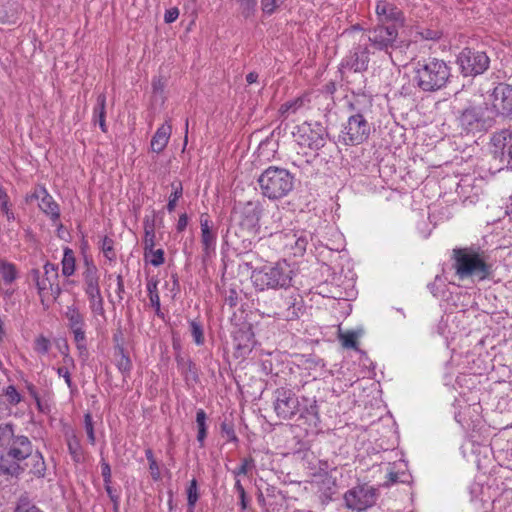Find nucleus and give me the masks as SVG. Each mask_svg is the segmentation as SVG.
Listing matches in <instances>:
<instances>
[{"label":"nucleus","instance_id":"obj_29","mask_svg":"<svg viewBox=\"0 0 512 512\" xmlns=\"http://www.w3.org/2000/svg\"><path fill=\"white\" fill-rule=\"evenodd\" d=\"M18 277V271L13 263L0 262V278L5 285H11Z\"/></svg>","mask_w":512,"mask_h":512},{"label":"nucleus","instance_id":"obj_37","mask_svg":"<svg viewBox=\"0 0 512 512\" xmlns=\"http://www.w3.org/2000/svg\"><path fill=\"white\" fill-rule=\"evenodd\" d=\"M171 186L173 188V192L170 194L167 204V210L169 212H173L175 210L176 203L183 194V187L180 181L173 182Z\"/></svg>","mask_w":512,"mask_h":512},{"label":"nucleus","instance_id":"obj_22","mask_svg":"<svg viewBox=\"0 0 512 512\" xmlns=\"http://www.w3.org/2000/svg\"><path fill=\"white\" fill-rule=\"evenodd\" d=\"M172 132L170 124L161 125L153 135L150 143L151 150L155 153H161L167 146Z\"/></svg>","mask_w":512,"mask_h":512},{"label":"nucleus","instance_id":"obj_50","mask_svg":"<svg viewBox=\"0 0 512 512\" xmlns=\"http://www.w3.org/2000/svg\"><path fill=\"white\" fill-rule=\"evenodd\" d=\"M34 349L36 352H38L40 354H46V353H48V351L50 349V341L47 338H45L44 336H39L35 340Z\"/></svg>","mask_w":512,"mask_h":512},{"label":"nucleus","instance_id":"obj_51","mask_svg":"<svg viewBox=\"0 0 512 512\" xmlns=\"http://www.w3.org/2000/svg\"><path fill=\"white\" fill-rule=\"evenodd\" d=\"M221 432L226 436L228 441L237 442L238 438L235 434L233 425L227 422L221 424Z\"/></svg>","mask_w":512,"mask_h":512},{"label":"nucleus","instance_id":"obj_21","mask_svg":"<svg viewBox=\"0 0 512 512\" xmlns=\"http://www.w3.org/2000/svg\"><path fill=\"white\" fill-rule=\"evenodd\" d=\"M200 228L203 250L206 255H209L211 251L215 250L217 235L216 232L213 231L208 214H202L200 216Z\"/></svg>","mask_w":512,"mask_h":512},{"label":"nucleus","instance_id":"obj_18","mask_svg":"<svg viewBox=\"0 0 512 512\" xmlns=\"http://www.w3.org/2000/svg\"><path fill=\"white\" fill-rule=\"evenodd\" d=\"M369 49L368 47L358 46L342 60L341 69H348L354 72H362L368 68Z\"/></svg>","mask_w":512,"mask_h":512},{"label":"nucleus","instance_id":"obj_23","mask_svg":"<svg viewBox=\"0 0 512 512\" xmlns=\"http://www.w3.org/2000/svg\"><path fill=\"white\" fill-rule=\"evenodd\" d=\"M20 6L17 2L8 0L0 3V22L15 23L20 13Z\"/></svg>","mask_w":512,"mask_h":512},{"label":"nucleus","instance_id":"obj_61","mask_svg":"<svg viewBox=\"0 0 512 512\" xmlns=\"http://www.w3.org/2000/svg\"><path fill=\"white\" fill-rule=\"evenodd\" d=\"M144 225V233L155 232V219L150 217H145L143 221Z\"/></svg>","mask_w":512,"mask_h":512},{"label":"nucleus","instance_id":"obj_26","mask_svg":"<svg viewBox=\"0 0 512 512\" xmlns=\"http://www.w3.org/2000/svg\"><path fill=\"white\" fill-rule=\"evenodd\" d=\"M29 473L34 475L37 478H42L45 476L46 465L42 454L39 451L34 452L28 460Z\"/></svg>","mask_w":512,"mask_h":512},{"label":"nucleus","instance_id":"obj_32","mask_svg":"<svg viewBox=\"0 0 512 512\" xmlns=\"http://www.w3.org/2000/svg\"><path fill=\"white\" fill-rule=\"evenodd\" d=\"M15 512H43L38 508L27 493L22 494L14 509Z\"/></svg>","mask_w":512,"mask_h":512},{"label":"nucleus","instance_id":"obj_60","mask_svg":"<svg viewBox=\"0 0 512 512\" xmlns=\"http://www.w3.org/2000/svg\"><path fill=\"white\" fill-rule=\"evenodd\" d=\"M179 16V10L178 8H171L166 11L164 15V20L166 23H172L174 22Z\"/></svg>","mask_w":512,"mask_h":512},{"label":"nucleus","instance_id":"obj_49","mask_svg":"<svg viewBox=\"0 0 512 512\" xmlns=\"http://www.w3.org/2000/svg\"><path fill=\"white\" fill-rule=\"evenodd\" d=\"M143 245L144 256L145 258H148V251H152V248L155 247V232L148 231L147 233H144Z\"/></svg>","mask_w":512,"mask_h":512},{"label":"nucleus","instance_id":"obj_14","mask_svg":"<svg viewBox=\"0 0 512 512\" xmlns=\"http://www.w3.org/2000/svg\"><path fill=\"white\" fill-rule=\"evenodd\" d=\"M274 410L277 416L284 420H290L300 413V403L295 393L286 388H278L275 391Z\"/></svg>","mask_w":512,"mask_h":512},{"label":"nucleus","instance_id":"obj_10","mask_svg":"<svg viewBox=\"0 0 512 512\" xmlns=\"http://www.w3.org/2000/svg\"><path fill=\"white\" fill-rule=\"evenodd\" d=\"M457 63L463 76L474 77L489 68L490 59L484 51L465 48L458 55Z\"/></svg>","mask_w":512,"mask_h":512},{"label":"nucleus","instance_id":"obj_46","mask_svg":"<svg viewBox=\"0 0 512 512\" xmlns=\"http://www.w3.org/2000/svg\"><path fill=\"white\" fill-rule=\"evenodd\" d=\"M234 489L238 493L239 496V505L241 510H246L248 508V499L246 495V491L239 479L235 480Z\"/></svg>","mask_w":512,"mask_h":512},{"label":"nucleus","instance_id":"obj_40","mask_svg":"<svg viewBox=\"0 0 512 512\" xmlns=\"http://www.w3.org/2000/svg\"><path fill=\"white\" fill-rule=\"evenodd\" d=\"M146 458L149 462V470L153 480L158 481L161 478V473L159 469V465L154 458L153 451L151 449H147L145 451Z\"/></svg>","mask_w":512,"mask_h":512},{"label":"nucleus","instance_id":"obj_56","mask_svg":"<svg viewBox=\"0 0 512 512\" xmlns=\"http://www.w3.org/2000/svg\"><path fill=\"white\" fill-rule=\"evenodd\" d=\"M399 482V473L394 472L391 469H387L386 481L383 483V486H390Z\"/></svg>","mask_w":512,"mask_h":512},{"label":"nucleus","instance_id":"obj_17","mask_svg":"<svg viewBox=\"0 0 512 512\" xmlns=\"http://www.w3.org/2000/svg\"><path fill=\"white\" fill-rule=\"evenodd\" d=\"M375 13L377 15L378 24L395 25L396 28H398L403 26L405 23V17L402 10L394 3L387 0L377 1Z\"/></svg>","mask_w":512,"mask_h":512},{"label":"nucleus","instance_id":"obj_53","mask_svg":"<svg viewBox=\"0 0 512 512\" xmlns=\"http://www.w3.org/2000/svg\"><path fill=\"white\" fill-rule=\"evenodd\" d=\"M262 11L265 14L271 15L275 12L278 6V0H262Z\"/></svg>","mask_w":512,"mask_h":512},{"label":"nucleus","instance_id":"obj_38","mask_svg":"<svg viewBox=\"0 0 512 512\" xmlns=\"http://www.w3.org/2000/svg\"><path fill=\"white\" fill-rule=\"evenodd\" d=\"M244 214L251 223L258 222L261 214V206L257 202H248L244 208Z\"/></svg>","mask_w":512,"mask_h":512},{"label":"nucleus","instance_id":"obj_55","mask_svg":"<svg viewBox=\"0 0 512 512\" xmlns=\"http://www.w3.org/2000/svg\"><path fill=\"white\" fill-rule=\"evenodd\" d=\"M70 330L73 334L75 343H83L86 341V334H85L84 327L74 328V329H70Z\"/></svg>","mask_w":512,"mask_h":512},{"label":"nucleus","instance_id":"obj_44","mask_svg":"<svg viewBox=\"0 0 512 512\" xmlns=\"http://www.w3.org/2000/svg\"><path fill=\"white\" fill-rule=\"evenodd\" d=\"M254 468L253 458H244L241 461V465L232 471L234 477L238 479L240 475H246L249 471Z\"/></svg>","mask_w":512,"mask_h":512},{"label":"nucleus","instance_id":"obj_33","mask_svg":"<svg viewBox=\"0 0 512 512\" xmlns=\"http://www.w3.org/2000/svg\"><path fill=\"white\" fill-rule=\"evenodd\" d=\"M361 336L359 331H346L339 333V340L342 346L347 349H358V338Z\"/></svg>","mask_w":512,"mask_h":512},{"label":"nucleus","instance_id":"obj_57","mask_svg":"<svg viewBox=\"0 0 512 512\" xmlns=\"http://www.w3.org/2000/svg\"><path fill=\"white\" fill-rule=\"evenodd\" d=\"M101 474L103 477L104 484L111 483V468L107 462L101 463Z\"/></svg>","mask_w":512,"mask_h":512},{"label":"nucleus","instance_id":"obj_31","mask_svg":"<svg viewBox=\"0 0 512 512\" xmlns=\"http://www.w3.org/2000/svg\"><path fill=\"white\" fill-rule=\"evenodd\" d=\"M65 317L68 320V326L70 329L85 326L83 315L80 313L79 309L74 305L68 306L66 308Z\"/></svg>","mask_w":512,"mask_h":512},{"label":"nucleus","instance_id":"obj_27","mask_svg":"<svg viewBox=\"0 0 512 512\" xmlns=\"http://www.w3.org/2000/svg\"><path fill=\"white\" fill-rule=\"evenodd\" d=\"M178 368L184 375L186 381H196L198 378L195 364L188 358L176 357Z\"/></svg>","mask_w":512,"mask_h":512},{"label":"nucleus","instance_id":"obj_3","mask_svg":"<svg viewBox=\"0 0 512 512\" xmlns=\"http://www.w3.org/2000/svg\"><path fill=\"white\" fill-rule=\"evenodd\" d=\"M33 453V444L27 436L14 435L7 444L6 452L0 457V472L19 476L29 467L28 460Z\"/></svg>","mask_w":512,"mask_h":512},{"label":"nucleus","instance_id":"obj_24","mask_svg":"<svg viewBox=\"0 0 512 512\" xmlns=\"http://www.w3.org/2000/svg\"><path fill=\"white\" fill-rule=\"evenodd\" d=\"M146 286L150 300V305L154 308L155 314L160 318H164V314L161 310L160 296L158 292V280L152 277L148 279Z\"/></svg>","mask_w":512,"mask_h":512},{"label":"nucleus","instance_id":"obj_62","mask_svg":"<svg viewBox=\"0 0 512 512\" xmlns=\"http://www.w3.org/2000/svg\"><path fill=\"white\" fill-rule=\"evenodd\" d=\"M187 224H188V217H187V215L185 213L181 214L179 216V219H178V222H177V226H176L177 231H179V232L184 231L186 229V227H187Z\"/></svg>","mask_w":512,"mask_h":512},{"label":"nucleus","instance_id":"obj_19","mask_svg":"<svg viewBox=\"0 0 512 512\" xmlns=\"http://www.w3.org/2000/svg\"><path fill=\"white\" fill-rule=\"evenodd\" d=\"M31 199L39 201V208L52 220H58L60 217V209L58 204L54 201L53 197L48 193L44 186L35 187L33 193L30 196Z\"/></svg>","mask_w":512,"mask_h":512},{"label":"nucleus","instance_id":"obj_11","mask_svg":"<svg viewBox=\"0 0 512 512\" xmlns=\"http://www.w3.org/2000/svg\"><path fill=\"white\" fill-rule=\"evenodd\" d=\"M370 45L378 51L391 54V51L398 47V28L395 25L377 24L367 30Z\"/></svg>","mask_w":512,"mask_h":512},{"label":"nucleus","instance_id":"obj_8","mask_svg":"<svg viewBox=\"0 0 512 512\" xmlns=\"http://www.w3.org/2000/svg\"><path fill=\"white\" fill-rule=\"evenodd\" d=\"M43 268V275L38 269H32L28 275L29 281L35 284L42 303L49 297L56 300L62 292L59 285L58 266L47 262Z\"/></svg>","mask_w":512,"mask_h":512},{"label":"nucleus","instance_id":"obj_13","mask_svg":"<svg viewBox=\"0 0 512 512\" xmlns=\"http://www.w3.org/2000/svg\"><path fill=\"white\" fill-rule=\"evenodd\" d=\"M485 108L469 106L458 117V123L467 133L483 132L492 126V119L484 116Z\"/></svg>","mask_w":512,"mask_h":512},{"label":"nucleus","instance_id":"obj_16","mask_svg":"<svg viewBox=\"0 0 512 512\" xmlns=\"http://www.w3.org/2000/svg\"><path fill=\"white\" fill-rule=\"evenodd\" d=\"M492 108L497 115L512 118V85L499 83L491 95Z\"/></svg>","mask_w":512,"mask_h":512},{"label":"nucleus","instance_id":"obj_20","mask_svg":"<svg viewBox=\"0 0 512 512\" xmlns=\"http://www.w3.org/2000/svg\"><path fill=\"white\" fill-rule=\"evenodd\" d=\"M84 265L85 269L82 275L84 281V291L88 297L100 293L101 291L99 286V275L97 267L87 257L84 259Z\"/></svg>","mask_w":512,"mask_h":512},{"label":"nucleus","instance_id":"obj_42","mask_svg":"<svg viewBox=\"0 0 512 512\" xmlns=\"http://www.w3.org/2000/svg\"><path fill=\"white\" fill-rule=\"evenodd\" d=\"M101 250L104 254V256L110 260V261H113L115 260L116 258V253L114 251V241L105 236L103 239H102V243H101Z\"/></svg>","mask_w":512,"mask_h":512},{"label":"nucleus","instance_id":"obj_7","mask_svg":"<svg viewBox=\"0 0 512 512\" xmlns=\"http://www.w3.org/2000/svg\"><path fill=\"white\" fill-rule=\"evenodd\" d=\"M302 300L297 293H287L276 295L269 300L260 301L258 306L263 308V314L268 317H275L281 320H294L299 317Z\"/></svg>","mask_w":512,"mask_h":512},{"label":"nucleus","instance_id":"obj_48","mask_svg":"<svg viewBox=\"0 0 512 512\" xmlns=\"http://www.w3.org/2000/svg\"><path fill=\"white\" fill-rule=\"evenodd\" d=\"M14 436L13 426L11 424L0 425V444L7 443Z\"/></svg>","mask_w":512,"mask_h":512},{"label":"nucleus","instance_id":"obj_15","mask_svg":"<svg viewBox=\"0 0 512 512\" xmlns=\"http://www.w3.org/2000/svg\"><path fill=\"white\" fill-rule=\"evenodd\" d=\"M491 152L503 165L512 170V130L494 133L491 138Z\"/></svg>","mask_w":512,"mask_h":512},{"label":"nucleus","instance_id":"obj_1","mask_svg":"<svg viewBox=\"0 0 512 512\" xmlns=\"http://www.w3.org/2000/svg\"><path fill=\"white\" fill-rule=\"evenodd\" d=\"M353 112L342 125L339 141L347 146L360 145L370 136L372 125L367 120V114L372 107V100L367 95L354 96L349 103Z\"/></svg>","mask_w":512,"mask_h":512},{"label":"nucleus","instance_id":"obj_34","mask_svg":"<svg viewBox=\"0 0 512 512\" xmlns=\"http://www.w3.org/2000/svg\"><path fill=\"white\" fill-rule=\"evenodd\" d=\"M206 413L203 409H199L196 413V423L198 427L197 440L202 447L204 445V440L207 435V426H206Z\"/></svg>","mask_w":512,"mask_h":512},{"label":"nucleus","instance_id":"obj_4","mask_svg":"<svg viewBox=\"0 0 512 512\" xmlns=\"http://www.w3.org/2000/svg\"><path fill=\"white\" fill-rule=\"evenodd\" d=\"M292 278L293 270L285 260L255 268L251 273V281L259 291L287 289Z\"/></svg>","mask_w":512,"mask_h":512},{"label":"nucleus","instance_id":"obj_63","mask_svg":"<svg viewBox=\"0 0 512 512\" xmlns=\"http://www.w3.org/2000/svg\"><path fill=\"white\" fill-rule=\"evenodd\" d=\"M27 389H28L30 396L36 401L38 408L41 409V401H40V398L36 391L35 386L32 384H29L27 386Z\"/></svg>","mask_w":512,"mask_h":512},{"label":"nucleus","instance_id":"obj_2","mask_svg":"<svg viewBox=\"0 0 512 512\" xmlns=\"http://www.w3.org/2000/svg\"><path fill=\"white\" fill-rule=\"evenodd\" d=\"M452 258L453 268L460 279L482 281L491 275L492 266L488 263V255L479 247L455 248Z\"/></svg>","mask_w":512,"mask_h":512},{"label":"nucleus","instance_id":"obj_41","mask_svg":"<svg viewBox=\"0 0 512 512\" xmlns=\"http://www.w3.org/2000/svg\"><path fill=\"white\" fill-rule=\"evenodd\" d=\"M189 325H190V332L194 339V342L199 346L203 345L205 342V338H204L202 325L195 320L190 321Z\"/></svg>","mask_w":512,"mask_h":512},{"label":"nucleus","instance_id":"obj_54","mask_svg":"<svg viewBox=\"0 0 512 512\" xmlns=\"http://www.w3.org/2000/svg\"><path fill=\"white\" fill-rule=\"evenodd\" d=\"M6 396L12 404H18L21 401L20 394L14 386H8L6 388Z\"/></svg>","mask_w":512,"mask_h":512},{"label":"nucleus","instance_id":"obj_43","mask_svg":"<svg viewBox=\"0 0 512 512\" xmlns=\"http://www.w3.org/2000/svg\"><path fill=\"white\" fill-rule=\"evenodd\" d=\"M199 499L198 484L196 479H192L187 487L188 506H195Z\"/></svg>","mask_w":512,"mask_h":512},{"label":"nucleus","instance_id":"obj_9","mask_svg":"<svg viewBox=\"0 0 512 512\" xmlns=\"http://www.w3.org/2000/svg\"><path fill=\"white\" fill-rule=\"evenodd\" d=\"M295 141L302 147L319 150L326 143V128L318 122H304L293 133Z\"/></svg>","mask_w":512,"mask_h":512},{"label":"nucleus","instance_id":"obj_12","mask_svg":"<svg viewBox=\"0 0 512 512\" xmlns=\"http://www.w3.org/2000/svg\"><path fill=\"white\" fill-rule=\"evenodd\" d=\"M378 498V490L368 484L357 485L344 494L347 508L362 511L372 507Z\"/></svg>","mask_w":512,"mask_h":512},{"label":"nucleus","instance_id":"obj_58","mask_svg":"<svg viewBox=\"0 0 512 512\" xmlns=\"http://www.w3.org/2000/svg\"><path fill=\"white\" fill-rule=\"evenodd\" d=\"M422 38L426 40H437L441 37V33L436 30L425 29L421 33Z\"/></svg>","mask_w":512,"mask_h":512},{"label":"nucleus","instance_id":"obj_45","mask_svg":"<svg viewBox=\"0 0 512 512\" xmlns=\"http://www.w3.org/2000/svg\"><path fill=\"white\" fill-rule=\"evenodd\" d=\"M151 265L158 267L162 265L165 261L164 250L163 249H154L152 251H148V258H145Z\"/></svg>","mask_w":512,"mask_h":512},{"label":"nucleus","instance_id":"obj_36","mask_svg":"<svg viewBox=\"0 0 512 512\" xmlns=\"http://www.w3.org/2000/svg\"><path fill=\"white\" fill-rule=\"evenodd\" d=\"M116 366L118 370L123 374L124 378L129 376L132 369V362L124 352L123 348H119V358L117 359Z\"/></svg>","mask_w":512,"mask_h":512},{"label":"nucleus","instance_id":"obj_47","mask_svg":"<svg viewBox=\"0 0 512 512\" xmlns=\"http://www.w3.org/2000/svg\"><path fill=\"white\" fill-rule=\"evenodd\" d=\"M84 426H85V430H86L89 442L92 445H94L96 438H95L94 427H93V419H92L91 414H89V413L85 414V416H84Z\"/></svg>","mask_w":512,"mask_h":512},{"label":"nucleus","instance_id":"obj_30","mask_svg":"<svg viewBox=\"0 0 512 512\" xmlns=\"http://www.w3.org/2000/svg\"><path fill=\"white\" fill-rule=\"evenodd\" d=\"M308 100L305 96L298 97L292 101H288L281 105L279 112L281 115L288 116L289 114H295L300 109L307 106Z\"/></svg>","mask_w":512,"mask_h":512},{"label":"nucleus","instance_id":"obj_25","mask_svg":"<svg viewBox=\"0 0 512 512\" xmlns=\"http://www.w3.org/2000/svg\"><path fill=\"white\" fill-rule=\"evenodd\" d=\"M105 118H106V95L104 93H100L97 96L96 105L93 109V119H94V122L99 123V126L103 132H107Z\"/></svg>","mask_w":512,"mask_h":512},{"label":"nucleus","instance_id":"obj_59","mask_svg":"<svg viewBox=\"0 0 512 512\" xmlns=\"http://www.w3.org/2000/svg\"><path fill=\"white\" fill-rule=\"evenodd\" d=\"M105 490L110 498V500L114 504V508L117 509L119 505V495L115 493L113 488L110 486V484H105Z\"/></svg>","mask_w":512,"mask_h":512},{"label":"nucleus","instance_id":"obj_64","mask_svg":"<svg viewBox=\"0 0 512 512\" xmlns=\"http://www.w3.org/2000/svg\"><path fill=\"white\" fill-rule=\"evenodd\" d=\"M278 496H280L281 498H283V497H282V495H281V492H280L279 490H277V488H276V487H274V486H268V487L266 488V497H267V498H277Z\"/></svg>","mask_w":512,"mask_h":512},{"label":"nucleus","instance_id":"obj_52","mask_svg":"<svg viewBox=\"0 0 512 512\" xmlns=\"http://www.w3.org/2000/svg\"><path fill=\"white\" fill-rule=\"evenodd\" d=\"M57 374L65 380V383L70 389H73L74 385L71 379V373L67 366H61L57 368Z\"/></svg>","mask_w":512,"mask_h":512},{"label":"nucleus","instance_id":"obj_39","mask_svg":"<svg viewBox=\"0 0 512 512\" xmlns=\"http://www.w3.org/2000/svg\"><path fill=\"white\" fill-rule=\"evenodd\" d=\"M88 299L91 311L98 315H104V301L101 292L88 296Z\"/></svg>","mask_w":512,"mask_h":512},{"label":"nucleus","instance_id":"obj_5","mask_svg":"<svg viewBox=\"0 0 512 512\" xmlns=\"http://www.w3.org/2000/svg\"><path fill=\"white\" fill-rule=\"evenodd\" d=\"M414 72V82L417 87L425 92L442 89L450 77L448 65L445 61L437 58L418 61Z\"/></svg>","mask_w":512,"mask_h":512},{"label":"nucleus","instance_id":"obj_28","mask_svg":"<svg viewBox=\"0 0 512 512\" xmlns=\"http://www.w3.org/2000/svg\"><path fill=\"white\" fill-rule=\"evenodd\" d=\"M62 264V274L65 277H70L75 273L76 270V259L74 256V252L71 248L65 247L63 258L61 261Z\"/></svg>","mask_w":512,"mask_h":512},{"label":"nucleus","instance_id":"obj_6","mask_svg":"<svg viewBox=\"0 0 512 512\" xmlns=\"http://www.w3.org/2000/svg\"><path fill=\"white\" fill-rule=\"evenodd\" d=\"M261 194L270 200L287 196L294 187V175L287 169L269 166L258 177Z\"/></svg>","mask_w":512,"mask_h":512},{"label":"nucleus","instance_id":"obj_35","mask_svg":"<svg viewBox=\"0 0 512 512\" xmlns=\"http://www.w3.org/2000/svg\"><path fill=\"white\" fill-rule=\"evenodd\" d=\"M67 445L72 459L75 462H81L83 460V451L78 438L75 435L71 436L67 441Z\"/></svg>","mask_w":512,"mask_h":512}]
</instances>
